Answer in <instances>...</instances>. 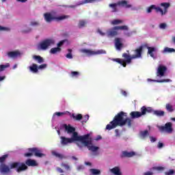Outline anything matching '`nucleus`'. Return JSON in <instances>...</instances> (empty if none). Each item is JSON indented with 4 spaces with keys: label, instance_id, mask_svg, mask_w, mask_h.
I'll return each instance as SVG.
<instances>
[{
    "label": "nucleus",
    "instance_id": "53",
    "mask_svg": "<svg viewBox=\"0 0 175 175\" xmlns=\"http://www.w3.org/2000/svg\"><path fill=\"white\" fill-rule=\"evenodd\" d=\"M150 139L151 143H154V142H157V138H155L152 136L150 137Z\"/></svg>",
    "mask_w": 175,
    "mask_h": 175
},
{
    "label": "nucleus",
    "instance_id": "24",
    "mask_svg": "<svg viewBox=\"0 0 175 175\" xmlns=\"http://www.w3.org/2000/svg\"><path fill=\"white\" fill-rule=\"evenodd\" d=\"M33 58L38 62V64H43V62H44V59L40 55H33Z\"/></svg>",
    "mask_w": 175,
    "mask_h": 175
},
{
    "label": "nucleus",
    "instance_id": "50",
    "mask_svg": "<svg viewBox=\"0 0 175 175\" xmlns=\"http://www.w3.org/2000/svg\"><path fill=\"white\" fill-rule=\"evenodd\" d=\"M30 25L31 27H38V25H39V22L32 21L31 22Z\"/></svg>",
    "mask_w": 175,
    "mask_h": 175
},
{
    "label": "nucleus",
    "instance_id": "36",
    "mask_svg": "<svg viewBox=\"0 0 175 175\" xmlns=\"http://www.w3.org/2000/svg\"><path fill=\"white\" fill-rule=\"evenodd\" d=\"M165 109L167 110L170 113H172L174 111V109H173V105L170 104H166Z\"/></svg>",
    "mask_w": 175,
    "mask_h": 175
},
{
    "label": "nucleus",
    "instance_id": "4",
    "mask_svg": "<svg viewBox=\"0 0 175 175\" xmlns=\"http://www.w3.org/2000/svg\"><path fill=\"white\" fill-rule=\"evenodd\" d=\"M160 6H162L163 8H164L163 10H162V8H161L160 7H156L155 5H150L147 10V13H151V12H152V9H154L156 13H160L161 16H165V14L167 13V9L170 8V3H161L160 4Z\"/></svg>",
    "mask_w": 175,
    "mask_h": 175
},
{
    "label": "nucleus",
    "instance_id": "48",
    "mask_svg": "<svg viewBox=\"0 0 175 175\" xmlns=\"http://www.w3.org/2000/svg\"><path fill=\"white\" fill-rule=\"evenodd\" d=\"M61 166H62V167H65V169H66V170H69V169H70V167L69 166V165H68V164H66V163H62L61 164Z\"/></svg>",
    "mask_w": 175,
    "mask_h": 175
},
{
    "label": "nucleus",
    "instance_id": "42",
    "mask_svg": "<svg viewBox=\"0 0 175 175\" xmlns=\"http://www.w3.org/2000/svg\"><path fill=\"white\" fill-rule=\"evenodd\" d=\"M69 114L70 112L69 111H66V112H56L55 113V116H57V117H61L62 116H65V114Z\"/></svg>",
    "mask_w": 175,
    "mask_h": 175
},
{
    "label": "nucleus",
    "instance_id": "45",
    "mask_svg": "<svg viewBox=\"0 0 175 175\" xmlns=\"http://www.w3.org/2000/svg\"><path fill=\"white\" fill-rule=\"evenodd\" d=\"M80 75V72L77 71H72L71 76L72 77H77Z\"/></svg>",
    "mask_w": 175,
    "mask_h": 175
},
{
    "label": "nucleus",
    "instance_id": "28",
    "mask_svg": "<svg viewBox=\"0 0 175 175\" xmlns=\"http://www.w3.org/2000/svg\"><path fill=\"white\" fill-rule=\"evenodd\" d=\"M148 81H154L155 83H170V81H172V80L170 79L152 80L151 79H148Z\"/></svg>",
    "mask_w": 175,
    "mask_h": 175
},
{
    "label": "nucleus",
    "instance_id": "62",
    "mask_svg": "<svg viewBox=\"0 0 175 175\" xmlns=\"http://www.w3.org/2000/svg\"><path fill=\"white\" fill-rule=\"evenodd\" d=\"M17 2H21V3H25L28 0H16Z\"/></svg>",
    "mask_w": 175,
    "mask_h": 175
},
{
    "label": "nucleus",
    "instance_id": "58",
    "mask_svg": "<svg viewBox=\"0 0 175 175\" xmlns=\"http://www.w3.org/2000/svg\"><path fill=\"white\" fill-rule=\"evenodd\" d=\"M31 31H32V29L29 28L27 30H23V32L24 33H28V32H31Z\"/></svg>",
    "mask_w": 175,
    "mask_h": 175
},
{
    "label": "nucleus",
    "instance_id": "51",
    "mask_svg": "<svg viewBox=\"0 0 175 175\" xmlns=\"http://www.w3.org/2000/svg\"><path fill=\"white\" fill-rule=\"evenodd\" d=\"M166 27H167L166 23H161V24L159 25V28H160L161 29H166Z\"/></svg>",
    "mask_w": 175,
    "mask_h": 175
},
{
    "label": "nucleus",
    "instance_id": "20",
    "mask_svg": "<svg viewBox=\"0 0 175 175\" xmlns=\"http://www.w3.org/2000/svg\"><path fill=\"white\" fill-rule=\"evenodd\" d=\"M109 171L114 175H122V172H121L120 167H115L112 169H110Z\"/></svg>",
    "mask_w": 175,
    "mask_h": 175
},
{
    "label": "nucleus",
    "instance_id": "8",
    "mask_svg": "<svg viewBox=\"0 0 175 175\" xmlns=\"http://www.w3.org/2000/svg\"><path fill=\"white\" fill-rule=\"evenodd\" d=\"M29 152H26L24 154V157L27 158H29L35 155V157H38V158H42V157H46V154L42 153V151L38 148H28Z\"/></svg>",
    "mask_w": 175,
    "mask_h": 175
},
{
    "label": "nucleus",
    "instance_id": "57",
    "mask_svg": "<svg viewBox=\"0 0 175 175\" xmlns=\"http://www.w3.org/2000/svg\"><path fill=\"white\" fill-rule=\"evenodd\" d=\"M157 147L158 148H162V147H163V143L159 142Z\"/></svg>",
    "mask_w": 175,
    "mask_h": 175
},
{
    "label": "nucleus",
    "instance_id": "35",
    "mask_svg": "<svg viewBox=\"0 0 175 175\" xmlns=\"http://www.w3.org/2000/svg\"><path fill=\"white\" fill-rule=\"evenodd\" d=\"M117 35H118V33L114 29H113V30L108 31V36L113 37V36H117Z\"/></svg>",
    "mask_w": 175,
    "mask_h": 175
},
{
    "label": "nucleus",
    "instance_id": "61",
    "mask_svg": "<svg viewBox=\"0 0 175 175\" xmlns=\"http://www.w3.org/2000/svg\"><path fill=\"white\" fill-rule=\"evenodd\" d=\"M115 132L116 133V136L117 137L120 136V131H118V129H116Z\"/></svg>",
    "mask_w": 175,
    "mask_h": 175
},
{
    "label": "nucleus",
    "instance_id": "9",
    "mask_svg": "<svg viewBox=\"0 0 175 175\" xmlns=\"http://www.w3.org/2000/svg\"><path fill=\"white\" fill-rule=\"evenodd\" d=\"M55 44V40L53 38H47L41 42L39 44V47L41 50H47L50 46Z\"/></svg>",
    "mask_w": 175,
    "mask_h": 175
},
{
    "label": "nucleus",
    "instance_id": "29",
    "mask_svg": "<svg viewBox=\"0 0 175 175\" xmlns=\"http://www.w3.org/2000/svg\"><path fill=\"white\" fill-rule=\"evenodd\" d=\"M29 69L31 72H33V73H38V64H33L32 66L29 67Z\"/></svg>",
    "mask_w": 175,
    "mask_h": 175
},
{
    "label": "nucleus",
    "instance_id": "34",
    "mask_svg": "<svg viewBox=\"0 0 175 175\" xmlns=\"http://www.w3.org/2000/svg\"><path fill=\"white\" fill-rule=\"evenodd\" d=\"M163 53H175V49L173 48L165 47L164 48Z\"/></svg>",
    "mask_w": 175,
    "mask_h": 175
},
{
    "label": "nucleus",
    "instance_id": "44",
    "mask_svg": "<svg viewBox=\"0 0 175 175\" xmlns=\"http://www.w3.org/2000/svg\"><path fill=\"white\" fill-rule=\"evenodd\" d=\"M8 154H4L0 157V163H3L6 161V158H8Z\"/></svg>",
    "mask_w": 175,
    "mask_h": 175
},
{
    "label": "nucleus",
    "instance_id": "13",
    "mask_svg": "<svg viewBox=\"0 0 175 175\" xmlns=\"http://www.w3.org/2000/svg\"><path fill=\"white\" fill-rule=\"evenodd\" d=\"M135 55H132V58L135 59L136 58H140L142 53H143V46H139L137 49L134 50Z\"/></svg>",
    "mask_w": 175,
    "mask_h": 175
},
{
    "label": "nucleus",
    "instance_id": "41",
    "mask_svg": "<svg viewBox=\"0 0 175 175\" xmlns=\"http://www.w3.org/2000/svg\"><path fill=\"white\" fill-rule=\"evenodd\" d=\"M122 21L118 20V19H116V20H113L111 21V24L113 25H117L118 24H122Z\"/></svg>",
    "mask_w": 175,
    "mask_h": 175
},
{
    "label": "nucleus",
    "instance_id": "18",
    "mask_svg": "<svg viewBox=\"0 0 175 175\" xmlns=\"http://www.w3.org/2000/svg\"><path fill=\"white\" fill-rule=\"evenodd\" d=\"M122 57L123 58H124L125 59H124V63L126 64H131L132 62V59H133V58L132 57V56L129 55L128 53H123L122 54Z\"/></svg>",
    "mask_w": 175,
    "mask_h": 175
},
{
    "label": "nucleus",
    "instance_id": "31",
    "mask_svg": "<svg viewBox=\"0 0 175 175\" xmlns=\"http://www.w3.org/2000/svg\"><path fill=\"white\" fill-rule=\"evenodd\" d=\"M72 117L76 121H80V120H83V115H81V113H79L77 115H75V113H72Z\"/></svg>",
    "mask_w": 175,
    "mask_h": 175
},
{
    "label": "nucleus",
    "instance_id": "49",
    "mask_svg": "<svg viewBox=\"0 0 175 175\" xmlns=\"http://www.w3.org/2000/svg\"><path fill=\"white\" fill-rule=\"evenodd\" d=\"M175 172L173 170H170L168 172H165V175H173L174 174Z\"/></svg>",
    "mask_w": 175,
    "mask_h": 175
},
{
    "label": "nucleus",
    "instance_id": "16",
    "mask_svg": "<svg viewBox=\"0 0 175 175\" xmlns=\"http://www.w3.org/2000/svg\"><path fill=\"white\" fill-rule=\"evenodd\" d=\"M79 51L83 54H86L88 57H91V55H95V51L90 49H80Z\"/></svg>",
    "mask_w": 175,
    "mask_h": 175
},
{
    "label": "nucleus",
    "instance_id": "22",
    "mask_svg": "<svg viewBox=\"0 0 175 175\" xmlns=\"http://www.w3.org/2000/svg\"><path fill=\"white\" fill-rule=\"evenodd\" d=\"M112 61H114V62H118V64H120V65H122L123 68H126V64L122 59L116 58V59H112Z\"/></svg>",
    "mask_w": 175,
    "mask_h": 175
},
{
    "label": "nucleus",
    "instance_id": "37",
    "mask_svg": "<svg viewBox=\"0 0 175 175\" xmlns=\"http://www.w3.org/2000/svg\"><path fill=\"white\" fill-rule=\"evenodd\" d=\"M10 66V64L8 63L6 65L1 64L0 65V72H3L6 68H9Z\"/></svg>",
    "mask_w": 175,
    "mask_h": 175
},
{
    "label": "nucleus",
    "instance_id": "43",
    "mask_svg": "<svg viewBox=\"0 0 175 175\" xmlns=\"http://www.w3.org/2000/svg\"><path fill=\"white\" fill-rule=\"evenodd\" d=\"M88 120H90V116L85 115L83 117L82 116V124L87 122Z\"/></svg>",
    "mask_w": 175,
    "mask_h": 175
},
{
    "label": "nucleus",
    "instance_id": "11",
    "mask_svg": "<svg viewBox=\"0 0 175 175\" xmlns=\"http://www.w3.org/2000/svg\"><path fill=\"white\" fill-rule=\"evenodd\" d=\"M167 70V67L163 65H159L157 71V77H163L165 76V73Z\"/></svg>",
    "mask_w": 175,
    "mask_h": 175
},
{
    "label": "nucleus",
    "instance_id": "32",
    "mask_svg": "<svg viewBox=\"0 0 175 175\" xmlns=\"http://www.w3.org/2000/svg\"><path fill=\"white\" fill-rule=\"evenodd\" d=\"M60 47L52 48L50 51L51 54H57V53H61Z\"/></svg>",
    "mask_w": 175,
    "mask_h": 175
},
{
    "label": "nucleus",
    "instance_id": "63",
    "mask_svg": "<svg viewBox=\"0 0 175 175\" xmlns=\"http://www.w3.org/2000/svg\"><path fill=\"white\" fill-rule=\"evenodd\" d=\"M98 33L101 35L102 36H105V33L102 32L100 29L98 30Z\"/></svg>",
    "mask_w": 175,
    "mask_h": 175
},
{
    "label": "nucleus",
    "instance_id": "23",
    "mask_svg": "<svg viewBox=\"0 0 175 175\" xmlns=\"http://www.w3.org/2000/svg\"><path fill=\"white\" fill-rule=\"evenodd\" d=\"M152 113H153V114L157 117H163V116H165V111L161 110L154 111V109H152Z\"/></svg>",
    "mask_w": 175,
    "mask_h": 175
},
{
    "label": "nucleus",
    "instance_id": "27",
    "mask_svg": "<svg viewBox=\"0 0 175 175\" xmlns=\"http://www.w3.org/2000/svg\"><path fill=\"white\" fill-rule=\"evenodd\" d=\"M84 27H87V21L80 20L78 23V28L81 29L84 28Z\"/></svg>",
    "mask_w": 175,
    "mask_h": 175
},
{
    "label": "nucleus",
    "instance_id": "19",
    "mask_svg": "<svg viewBox=\"0 0 175 175\" xmlns=\"http://www.w3.org/2000/svg\"><path fill=\"white\" fill-rule=\"evenodd\" d=\"M135 154V152L123 151L121 155L122 158H132Z\"/></svg>",
    "mask_w": 175,
    "mask_h": 175
},
{
    "label": "nucleus",
    "instance_id": "21",
    "mask_svg": "<svg viewBox=\"0 0 175 175\" xmlns=\"http://www.w3.org/2000/svg\"><path fill=\"white\" fill-rule=\"evenodd\" d=\"M0 172L1 173H9V172H10V168L5 164H1L0 165Z\"/></svg>",
    "mask_w": 175,
    "mask_h": 175
},
{
    "label": "nucleus",
    "instance_id": "52",
    "mask_svg": "<svg viewBox=\"0 0 175 175\" xmlns=\"http://www.w3.org/2000/svg\"><path fill=\"white\" fill-rule=\"evenodd\" d=\"M38 69H46V68H47V64H41L39 66H38Z\"/></svg>",
    "mask_w": 175,
    "mask_h": 175
},
{
    "label": "nucleus",
    "instance_id": "12",
    "mask_svg": "<svg viewBox=\"0 0 175 175\" xmlns=\"http://www.w3.org/2000/svg\"><path fill=\"white\" fill-rule=\"evenodd\" d=\"M172 125V122H167L165 126H160V131L162 132H167V133H172L173 132Z\"/></svg>",
    "mask_w": 175,
    "mask_h": 175
},
{
    "label": "nucleus",
    "instance_id": "3",
    "mask_svg": "<svg viewBox=\"0 0 175 175\" xmlns=\"http://www.w3.org/2000/svg\"><path fill=\"white\" fill-rule=\"evenodd\" d=\"M90 136L91 135L90 134L82 135L81 138V143H82L85 147H87L89 151H92V152H96V151L99 150V147L92 145V138H91Z\"/></svg>",
    "mask_w": 175,
    "mask_h": 175
},
{
    "label": "nucleus",
    "instance_id": "7",
    "mask_svg": "<svg viewBox=\"0 0 175 175\" xmlns=\"http://www.w3.org/2000/svg\"><path fill=\"white\" fill-rule=\"evenodd\" d=\"M69 17H70L69 15H63L61 16L55 17L53 16V14H51L50 12L44 14V18L46 23H51V21H54V20H56V21H62V20L69 18Z\"/></svg>",
    "mask_w": 175,
    "mask_h": 175
},
{
    "label": "nucleus",
    "instance_id": "25",
    "mask_svg": "<svg viewBox=\"0 0 175 175\" xmlns=\"http://www.w3.org/2000/svg\"><path fill=\"white\" fill-rule=\"evenodd\" d=\"M148 54L152 57V58H155V56L154 55V51H155V47H151V46H148Z\"/></svg>",
    "mask_w": 175,
    "mask_h": 175
},
{
    "label": "nucleus",
    "instance_id": "1",
    "mask_svg": "<svg viewBox=\"0 0 175 175\" xmlns=\"http://www.w3.org/2000/svg\"><path fill=\"white\" fill-rule=\"evenodd\" d=\"M124 117H126V113L124 111L119 112L115 116L113 120L106 126L105 129L111 131V129H114V128H117V126H124V125L131 128V126H132V120L129 118L124 119Z\"/></svg>",
    "mask_w": 175,
    "mask_h": 175
},
{
    "label": "nucleus",
    "instance_id": "54",
    "mask_svg": "<svg viewBox=\"0 0 175 175\" xmlns=\"http://www.w3.org/2000/svg\"><path fill=\"white\" fill-rule=\"evenodd\" d=\"M65 43V40H62L57 44V47H61Z\"/></svg>",
    "mask_w": 175,
    "mask_h": 175
},
{
    "label": "nucleus",
    "instance_id": "17",
    "mask_svg": "<svg viewBox=\"0 0 175 175\" xmlns=\"http://www.w3.org/2000/svg\"><path fill=\"white\" fill-rule=\"evenodd\" d=\"M64 128L65 129V131H67L68 133H75V132H76V129L72 126H70V124H64L63 125Z\"/></svg>",
    "mask_w": 175,
    "mask_h": 175
},
{
    "label": "nucleus",
    "instance_id": "56",
    "mask_svg": "<svg viewBox=\"0 0 175 175\" xmlns=\"http://www.w3.org/2000/svg\"><path fill=\"white\" fill-rule=\"evenodd\" d=\"M0 31H9V29L0 25Z\"/></svg>",
    "mask_w": 175,
    "mask_h": 175
},
{
    "label": "nucleus",
    "instance_id": "47",
    "mask_svg": "<svg viewBox=\"0 0 175 175\" xmlns=\"http://www.w3.org/2000/svg\"><path fill=\"white\" fill-rule=\"evenodd\" d=\"M53 155H55V157H57V158H59L60 159H62V158H64V156L58 152H53Z\"/></svg>",
    "mask_w": 175,
    "mask_h": 175
},
{
    "label": "nucleus",
    "instance_id": "26",
    "mask_svg": "<svg viewBox=\"0 0 175 175\" xmlns=\"http://www.w3.org/2000/svg\"><path fill=\"white\" fill-rule=\"evenodd\" d=\"M140 136L142 139H146V137H148V136H150V133L148 132V130L140 131Z\"/></svg>",
    "mask_w": 175,
    "mask_h": 175
},
{
    "label": "nucleus",
    "instance_id": "33",
    "mask_svg": "<svg viewBox=\"0 0 175 175\" xmlns=\"http://www.w3.org/2000/svg\"><path fill=\"white\" fill-rule=\"evenodd\" d=\"M90 172L92 175H100V170L92 168Z\"/></svg>",
    "mask_w": 175,
    "mask_h": 175
},
{
    "label": "nucleus",
    "instance_id": "10",
    "mask_svg": "<svg viewBox=\"0 0 175 175\" xmlns=\"http://www.w3.org/2000/svg\"><path fill=\"white\" fill-rule=\"evenodd\" d=\"M122 6L123 8H126L127 9H129V8H132V5L128 4V1L125 0H122L120 1H118V3H111L109 5V8H111L113 9L112 12H117V5Z\"/></svg>",
    "mask_w": 175,
    "mask_h": 175
},
{
    "label": "nucleus",
    "instance_id": "15",
    "mask_svg": "<svg viewBox=\"0 0 175 175\" xmlns=\"http://www.w3.org/2000/svg\"><path fill=\"white\" fill-rule=\"evenodd\" d=\"M115 47L116 50L121 51V49L124 47V44L121 42V38H116L115 39Z\"/></svg>",
    "mask_w": 175,
    "mask_h": 175
},
{
    "label": "nucleus",
    "instance_id": "30",
    "mask_svg": "<svg viewBox=\"0 0 175 175\" xmlns=\"http://www.w3.org/2000/svg\"><path fill=\"white\" fill-rule=\"evenodd\" d=\"M113 29L115 30H119L121 29L122 31H128L129 28L128 26L126 25H123V26H115L113 27Z\"/></svg>",
    "mask_w": 175,
    "mask_h": 175
},
{
    "label": "nucleus",
    "instance_id": "55",
    "mask_svg": "<svg viewBox=\"0 0 175 175\" xmlns=\"http://www.w3.org/2000/svg\"><path fill=\"white\" fill-rule=\"evenodd\" d=\"M56 170L57 171V172H59V173H64V170H62L61 167H57V168H56Z\"/></svg>",
    "mask_w": 175,
    "mask_h": 175
},
{
    "label": "nucleus",
    "instance_id": "6",
    "mask_svg": "<svg viewBox=\"0 0 175 175\" xmlns=\"http://www.w3.org/2000/svg\"><path fill=\"white\" fill-rule=\"evenodd\" d=\"M140 111H131L130 113V117L135 120V118H140L142 116H146L148 113H152V108L151 107H146V106H143L141 107Z\"/></svg>",
    "mask_w": 175,
    "mask_h": 175
},
{
    "label": "nucleus",
    "instance_id": "59",
    "mask_svg": "<svg viewBox=\"0 0 175 175\" xmlns=\"http://www.w3.org/2000/svg\"><path fill=\"white\" fill-rule=\"evenodd\" d=\"M121 94H123L124 96H127L128 94L124 90H121Z\"/></svg>",
    "mask_w": 175,
    "mask_h": 175
},
{
    "label": "nucleus",
    "instance_id": "60",
    "mask_svg": "<svg viewBox=\"0 0 175 175\" xmlns=\"http://www.w3.org/2000/svg\"><path fill=\"white\" fill-rule=\"evenodd\" d=\"M154 173L152 172H147L144 173V175H152Z\"/></svg>",
    "mask_w": 175,
    "mask_h": 175
},
{
    "label": "nucleus",
    "instance_id": "39",
    "mask_svg": "<svg viewBox=\"0 0 175 175\" xmlns=\"http://www.w3.org/2000/svg\"><path fill=\"white\" fill-rule=\"evenodd\" d=\"M96 0H83L79 5H85V3H94Z\"/></svg>",
    "mask_w": 175,
    "mask_h": 175
},
{
    "label": "nucleus",
    "instance_id": "38",
    "mask_svg": "<svg viewBox=\"0 0 175 175\" xmlns=\"http://www.w3.org/2000/svg\"><path fill=\"white\" fill-rule=\"evenodd\" d=\"M68 53L66 55V57L68 58V59H72V58H73V55H72V49H68Z\"/></svg>",
    "mask_w": 175,
    "mask_h": 175
},
{
    "label": "nucleus",
    "instance_id": "2",
    "mask_svg": "<svg viewBox=\"0 0 175 175\" xmlns=\"http://www.w3.org/2000/svg\"><path fill=\"white\" fill-rule=\"evenodd\" d=\"M28 166H38V163L36 160L29 159L25 161V163L21 162H14L10 164V169H16V172L20 173L28 169Z\"/></svg>",
    "mask_w": 175,
    "mask_h": 175
},
{
    "label": "nucleus",
    "instance_id": "40",
    "mask_svg": "<svg viewBox=\"0 0 175 175\" xmlns=\"http://www.w3.org/2000/svg\"><path fill=\"white\" fill-rule=\"evenodd\" d=\"M152 170H157V172H163V170H165V168L164 167H162V166H158V167H153Z\"/></svg>",
    "mask_w": 175,
    "mask_h": 175
},
{
    "label": "nucleus",
    "instance_id": "14",
    "mask_svg": "<svg viewBox=\"0 0 175 175\" xmlns=\"http://www.w3.org/2000/svg\"><path fill=\"white\" fill-rule=\"evenodd\" d=\"M7 55L8 58H12L13 59H16L17 57H20L21 55V53L20 52V51L16 50L7 53Z\"/></svg>",
    "mask_w": 175,
    "mask_h": 175
},
{
    "label": "nucleus",
    "instance_id": "46",
    "mask_svg": "<svg viewBox=\"0 0 175 175\" xmlns=\"http://www.w3.org/2000/svg\"><path fill=\"white\" fill-rule=\"evenodd\" d=\"M98 54H106V51L101 49V50H98L97 51H95V55H98Z\"/></svg>",
    "mask_w": 175,
    "mask_h": 175
},
{
    "label": "nucleus",
    "instance_id": "5",
    "mask_svg": "<svg viewBox=\"0 0 175 175\" xmlns=\"http://www.w3.org/2000/svg\"><path fill=\"white\" fill-rule=\"evenodd\" d=\"M82 136H79V133L77 132L73 133L70 138H68L66 137L62 136L61 139V144L62 146H68V144H70L73 143V142H81Z\"/></svg>",
    "mask_w": 175,
    "mask_h": 175
},
{
    "label": "nucleus",
    "instance_id": "64",
    "mask_svg": "<svg viewBox=\"0 0 175 175\" xmlns=\"http://www.w3.org/2000/svg\"><path fill=\"white\" fill-rule=\"evenodd\" d=\"M5 79H6V77L5 76L0 77V81H3V80H5Z\"/></svg>",
    "mask_w": 175,
    "mask_h": 175
}]
</instances>
